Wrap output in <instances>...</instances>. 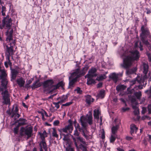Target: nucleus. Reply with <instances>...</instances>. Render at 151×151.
Wrapping results in <instances>:
<instances>
[{
  "mask_svg": "<svg viewBox=\"0 0 151 151\" xmlns=\"http://www.w3.org/2000/svg\"><path fill=\"white\" fill-rule=\"evenodd\" d=\"M139 52L136 50H127L122 54L123 66L125 68L130 67L134 61H137L140 57Z\"/></svg>",
  "mask_w": 151,
  "mask_h": 151,
  "instance_id": "nucleus-1",
  "label": "nucleus"
},
{
  "mask_svg": "<svg viewBox=\"0 0 151 151\" xmlns=\"http://www.w3.org/2000/svg\"><path fill=\"white\" fill-rule=\"evenodd\" d=\"M88 68V66L86 65L83 68L82 70H80L79 68L75 70L71 74V76L69 77V86H73L74 83L77 81V78L81 76L84 75L87 72Z\"/></svg>",
  "mask_w": 151,
  "mask_h": 151,
  "instance_id": "nucleus-2",
  "label": "nucleus"
},
{
  "mask_svg": "<svg viewBox=\"0 0 151 151\" xmlns=\"http://www.w3.org/2000/svg\"><path fill=\"white\" fill-rule=\"evenodd\" d=\"M53 83L52 80H47L44 82L43 87L45 88H47L48 90L51 91L58 88L60 86L63 87L64 85L63 82L62 81L59 82L55 85H53Z\"/></svg>",
  "mask_w": 151,
  "mask_h": 151,
  "instance_id": "nucleus-3",
  "label": "nucleus"
},
{
  "mask_svg": "<svg viewBox=\"0 0 151 151\" xmlns=\"http://www.w3.org/2000/svg\"><path fill=\"white\" fill-rule=\"evenodd\" d=\"M92 118L91 114L86 117L82 116L80 121L82 127L84 128H85L87 126L88 123L89 124L91 125L93 123Z\"/></svg>",
  "mask_w": 151,
  "mask_h": 151,
  "instance_id": "nucleus-4",
  "label": "nucleus"
},
{
  "mask_svg": "<svg viewBox=\"0 0 151 151\" xmlns=\"http://www.w3.org/2000/svg\"><path fill=\"white\" fill-rule=\"evenodd\" d=\"M3 29H10L12 25V19L9 16L7 15L6 17H4L2 20Z\"/></svg>",
  "mask_w": 151,
  "mask_h": 151,
  "instance_id": "nucleus-5",
  "label": "nucleus"
},
{
  "mask_svg": "<svg viewBox=\"0 0 151 151\" xmlns=\"http://www.w3.org/2000/svg\"><path fill=\"white\" fill-rule=\"evenodd\" d=\"M141 30L142 32L140 34L141 40L143 42L146 41L145 40L150 36L149 30L147 28H145L144 26L141 27Z\"/></svg>",
  "mask_w": 151,
  "mask_h": 151,
  "instance_id": "nucleus-6",
  "label": "nucleus"
},
{
  "mask_svg": "<svg viewBox=\"0 0 151 151\" xmlns=\"http://www.w3.org/2000/svg\"><path fill=\"white\" fill-rule=\"evenodd\" d=\"M1 91L2 96L4 99V102L6 104H10V99L9 94L8 91L6 89H0Z\"/></svg>",
  "mask_w": 151,
  "mask_h": 151,
  "instance_id": "nucleus-7",
  "label": "nucleus"
},
{
  "mask_svg": "<svg viewBox=\"0 0 151 151\" xmlns=\"http://www.w3.org/2000/svg\"><path fill=\"white\" fill-rule=\"evenodd\" d=\"M32 131V128L31 127H28L26 129L22 127L20 130V134L22 136L26 135L27 136V138H28L31 137Z\"/></svg>",
  "mask_w": 151,
  "mask_h": 151,
  "instance_id": "nucleus-8",
  "label": "nucleus"
},
{
  "mask_svg": "<svg viewBox=\"0 0 151 151\" xmlns=\"http://www.w3.org/2000/svg\"><path fill=\"white\" fill-rule=\"evenodd\" d=\"M18 109L17 106L15 107L14 106L11 111L9 110L7 111V113L9 115H11V117L13 118L14 117L15 119L18 118L20 116V115L18 113Z\"/></svg>",
  "mask_w": 151,
  "mask_h": 151,
  "instance_id": "nucleus-9",
  "label": "nucleus"
},
{
  "mask_svg": "<svg viewBox=\"0 0 151 151\" xmlns=\"http://www.w3.org/2000/svg\"><path fill=\"white\" fill-rule=\"evenodd\" d=\"M73 129V127L71 123L68 125H66L64 128L59 129L58 130L60 133H71Z\"/></svg>",
  "mask_w": 151,
  "mask_h": 151,
  "instance_id": "nucleus-10",
  "label": "nucleus"
},
{
  "mask_svg": "<svg viewBox=\"0 0 151 151\" xmlns=\"http://www.w3.org/2000/svg\"><path fill=\"white\" fill-rule=\"evenodd\" d=\"M72 138L73 139V142H74L75 145H76V147H78V144L77 143V141H79L81 143H82V144H83L84 145H87L86 144L85 140L82 137H81L80 136L77 137L76 138H75L73 137V135H71Z\"/></svg>",
  "mask_w": 151,
  "mask_h": 151,
  "instance_id": "nucleus-11",
  "label": "nucleus"
},
{
  "mask_svg": "<svg viewBox=\"0 0 151 151\" xmlns=\"http://www.w3.org/2000/svg\"><path fill=\"white\" fill-rule=\"evenodd\" d=\"M6 50L7 52L6 53V55L7 57L8 60V63L9 64L10 63V62L9 60V57L10 56L12 55H13L14 54V52L13 50L12 46H10L9 47L8 46H6Z\"/></svg>",
  "mask_w": 151,
  "mask_h": 151,
  "instance_id": "nucleus-12",
  "label": "nucleus"
},
{
  "mask_svg": "<svg viewBox=\"0 0 151 151\" xmlns=\"http://www.w3.org/2000/svg\"><path fill=\"white\" fill-rule=\"evenodd\" d=\"M122 73H118L116 74L115 73H111L109 75V77L110 79H111L115 83H116L118 79L119 76H122Z\"/></svg>",
  "mask_w": 151,
  "mask_h": 151,
  "instance_id": "nucleus-13",
  "label": "nucleus"
},
{
  "mask_svg": "<svg viewBox=\"0 0 151 151\" xmlns=\"http://www.w3.org/2000/svg\"><path fill=\"white\" fill-rule=\"evenodd\" d=\"M96 69L95 68H92L91 69L89 70L88 73L86 75V76L96 77L97 75V74L96 73Z\"/></svg>",
  "mask_w": 151,
  "mask_h": 151,
  "instance_id": "nucleus-14",
  "label": "nucleus"
},
{
  "mask_svg": "<svg viewBox=\"0 0 151 151\" xmlns=\"http://www.w3.org/2000/svg\"><path fill=\"white\" fill-rule=\"evenodd\" d=\"M60 138L61 139L62 136H63V140L66 143H68L69 140V133H66V134L64 133H60Z\"/></svg>",
  "mask_w": 151,
  "mask_h": 151,
  "instance_id": "nucleus-15",
  "label": "nucleus"
},
{
  "mask_svg": "<svg viewBox=\"0 0 151 151\" xmlns=\"http://www.w3.org/2000/svg\"><path fill=\"white\" fill-rule=\"evenodd\" d=\"M17 81L19 87H24L25 81L22 78L17 79Z\"/></svg>",
  "mask_w": 151,
  "mask_h": 151,
  "instance_id": "nucleus-16",
  "label": "nucleus"
},
{
  "mask_svg": "<svg viewBox=\"0 0 151 151\" xmlns=\"http://www.w3.org/2000/svg\"><path fill=\"white\" fill-rule=\"evenodd\" d=\"M1 79L2 80L1 81V85L0 87V89L6 88V86L8 83L7 78Z\"/></svg>",
  "mask_w": 151,
  "mask_h": 151,
  "instance_id": "nucleus-17",
  "label": "nucleus"
},
{
  "mask_svg": "<svg viewBox=\"0 0 151 151\" xmlns=\"http://www.w3.org/2000/svg\"><path fill=\"white\" fill-rule=\"evenodd\" d=\"M142 81V77L140 76H137L134 80L130 82V86H131L135 84L136 81H137L138 83H140Z\"/></svg>",
  "mask_w": 151,
  "mask_h": 151,
  "instance_id": "nucleus-18",
  "label": "nucleus"
},
{
  "mask_svg": "<svg viewBox=\"0 0 151 151\" xmlns=\"http://www.w3.org/2000/svg\"><path fill=\"white\" fill-rule=\"evenodd\" d=\"M11 80H15L18 73V71L14 69L11 70Z\"/></svg>",
  "mask_w": 151,
  "mask_h": 151,
  "instance_id": "nucleus-19",
  "label": "nucleus"
},
{
  "mask_svg": "<svg viewBox=\"0 0 151 151\" xmlns=\"http://www.w3.org/2000/svg\"><path fill=\"white\" fill-rule=\"evenodd\" d=\"M85 97L86 98V102L88 104H90L91 102H93L94 100V99L92 98L90 95H87Z\"/></svg>",
  "mask_w": 151,
  "mask_h": 151,
  "instance_id": "nucleus-20",
  "label": "nucleus"
},
{
  "mask_svg": "<svg viewBox=\"0 0 151 151\" xmlns=\"http://www.w3.org/2000/svg\"><path fill=\"white\" fill-rule=\"evenodd\" d=\"M6 41L8 42V44L10 45V46H12L13 47L15 45V40L12 39V37L6 38Z\"/></svg>",
  "mask_w": 151,
  "mask_h": 151,
  "instance_id": "nucleus-21",
  "label": "nucleus"
},
{
  "mask_svg": "<svg viewBox=\"0 0 151 151\" xmlns=\"http://www.w3.org/2000/svg\"><path fill=\"white\" fill-rule=\"evenodd\" d=\"M39 145L40 147V149L43 148L45 151H47V147L45 141H42L40 142Z\"/></svg>",
  "mask_w": 151,
  "mask_h": 151,
  "instance_id": "nucleus-22",
  "label": "nucleus"
},
{
  "mask_svg": "<svg viewBox=\"0 0 151 151\" xmlns=\"http://www.w3.org/2000/svg\"><path fill=\"white\" fill-rule=\"evenodd\" d=\"M39 134L40 136V138L41 139L42 141H45V138L47 137V134L46 131H44L42 133L39 132Z\"/></svg>",
  "mask_w": 151,
  "mask_h": 151,
  "instance_id": "nucleus-23",
  "label": "nucleus"
},
{
  "mask_svg": "<svg viewBox=\"0 0 151 151\" xmlns=\"http://www.w3.org/2000/svg\"><path fill=\"white\" fill-rule=\"evenodd\" d=\"M130 128L131 129L130 133L132 135V134L134 132H135L136 133L137 132L138 128L134 124H131L130 125Z\"/></svg>",
  "mask_w": 151,
  "mask_h": 151,
  "instance_id": "nucleus-24",
  "label": "nucleus"
},
{
  "mask_svg": "<svg viewBox=\"0 0 151 151\" xmlns=\"http://www.w3.org/2000/svg\"><path fill=\"white\" fill-rule=\"evenodd\" d=\"M88 78L87 79V83L88 85H90L92 84H95V80L94 79H93L92 78L93 77H91L88 76L86 77Z\"/></svg>",
  "mask_w": 151,
  "mask_h": 151,
  "instance_id": "nucleus-25",
  "label": "nucleus"
},
{
  "mask_svg": "<svg viewBox=\"0 0 151 151\" xmlns=\"http://www.w3.org/2000/svg\"><path fill=\"white\" fill-rule=\"evenodd\" d=\"M137 69L136 68H134L132 69H127L126 70V73L127 75H129L134 73L137 70Z\"/></svg>",
  "mask_w": 151,
  "mask_h": 151,
  "instance_id": "nucleus-26",
  "label": "nucleus"
},
{
  "mask_svg": "<svg viewBox=\"0 0 151 151\" xmlns=\"http://www.w3.org/2000/svg\"><path fill=\"white\" fill-rule=\"evenodd\" d=\"M41 86V84L39 82V81H37L33 83L31 86V88L32 89H34L40 87Z\"/></svg>",
  "mask_w": 151,
  "mask_h": 151,
  "instance_id": "nucleus-27",
  "label": "nucleus"
},
{
  "mask_svg": "<svg viewBox=\"0 0 151 151\" xmlns=\"http://www.w3.org/2000/svg\"><path fill=\"white\" fill-rule=\"evenodd\" d=\"M143 73L145 74V76L148 71V66L147 64L143 63Z\"/></svg>",
  "mask_w": 151,
  "mask_h": 151,
  "instance_id": "nucleus-28",
  "label": "nucleus"
},
{
  "mask_svg": "<svg viewBox=\"0 0 151 151\" xmlns=\"http://www.w3.org/2000/svg\"><path fill=\"white\" fill-rule=\"evenodd\" d=\"M106 78V76L105 74H102L98 76L96 79V80L98 81H102Z\"/></svg>",
  "mask_w": 151,
  "mask_h": 151,
  "instance_id": "nucleus-29",
  "label": "nucleus"
},
{
  "mask_svg": "<svg viewBox=\"0 0 151 151\" xmlns=\"http://www.w3.org/2000/svg\"><path fill=\"white\" fill-rule=\"evenodd\" d=\"M18 121L19 123L18 125L19 126L24 125L26 122V120L25 119L22 118H20Z\"/></svg>",
  "mask_w": 151,
  "mask_h": 151,
  "instance_id": "nucleus-30",
  "label": "nucleus"
},
{
  "mask_svg": "<svg viewBox=\"0 0 151 151\" xmlns=\"http://www.w3.org/2000/svg\"><path fill=\"white\" fill-rule=\"evenodd\" d=\"M94 116L95 118L99 119L100 112L99 110L95 109L94 111Z\"/></svg>",
  "mask_w": 151,
  "mask_h": 151,
  "instance_id": "nucleus-31",
  "label": "nucleus"
},
{
  "mask_svg": "<svg viewBox=\"0 0 151 151\" xmlns=\"http://www.w3.org/2000/svg\"><path fill=\"white\" fill-rule=\"evenodd\" d=\"M138 41L135 42L134 44V47L136 48L139 47L140 48V50L142 51L143 50V49L142 48V45L141 42H139V45H138Z\"/></svg>",
  "mask_w": 151,
  "mask_h": 151,
  "instance_id": "nucleus-32",
  "label": "nucleus"
},
{
  "mask_svg": "<svg viewBox=\"0 0 151 151\" xmlns=\"http://www.w3.org/2000/svg\"><path fill=\"white\" fill-rule=\"evenodd\" d=\"M119 128V126L118 125H116L115 126H113L111 128L112 134H116L117 129Z\"/></svg>",
  "mask_w": 151,
  "mask_h": 151,
  "instance_id": "nucleus-33",
  "label": "nucleus"
},
{
  "mask_svg": "<svg viewBox=\"0 0 151 151\" xmlns=\"http://www.w3.org/2000/svg\"><path fill=\"white\" fill-rule=\"evenodd\" d=\"M9 29H7V30L6 32V35H7V38H11L12 37V34L13 33V29H11L9 31Z\"/></svg>",
  "mask_w": 151,
  "mask_h": 151,
  "instance_id": "nucleus-34",
  "label": "nucleus"
},
{
  "mask_svg": "<svg viewBox=\"0 0 151 151\" xmlns=\"http://www.w3.org/2000/svg\"><path fill=\"white\" fill-rule=\"evenodd\" d=\"M105 91L104 90H101L98 95L99 98H103L104 96Z\"/></svg>",
  "mask_w": 151,
  "mask_h": 151,
  "instance_id": "nucleus-35",
  "label": "nucleus"
},
{
  "mask_svg": "<svg viewBox=\"0 0 151 151\" xmlns=\"http://www.w3.org/2000/svg\"><path fill=\"white\" fill-rule=\"evenodd\" d=\"M68 95H63L61 97V98H59L58 99H60L61 100L60 101V102L61 103L64 102L65 101L68 99Z\"/></svg>",
  "mask_w": 151,
  "mask_h": 151,
  "instance_id": "nucleus-36",
  "label": "nucleus"
},
{
  "mask_svg": "<svg viewBox=\"0 0 151 151\" xmlns=\"http://www.w3.org/2000/svg\"><path fill=\"white\" fill-rule=\"evenodd\" d=\"M125 88L126 87L124 85H121L117 86L116 87V90L118 91H120L124 90Z\"/></svg>",
  "mask_w": 151,
  "mask_h": 151,
  "instance_id": "nucleus-37",
  "label": "nucleus"
},
{
  "mask_svg": "<svg viewBox=\"0 0 151 151\" xmlns=\"http://www.w3.org/2000/svg\"><path fill=\"white\" fill-rule=\"evenodd\" d=\"M1 72V74L0 75L1 79H6L7 76V74L6 73L5 71L4 70H3Z\"/></svg>",
  "mask_w": 151,
  "mask_h": 151,
  "instance_id": "nucleus-38",
  "label": "nucleus"
},
{
  "mask_svg": "<svg viewBox=\"0 0 151 151\" xmlns=\"http://www.w3.org/2000/svg\"><path fill=\"white\" fill-rule=\"evenodd\" d=\"M117 137L116 134H112L110 138V142L111 143H113L115 140L116 138Z\"/></svg>",
  "mask_w": 151,
  "mask_h": 151,
  "instance_id": "nucleus-39",
  "label": "nucleus"
},
{
  "mask_svg": "<svg viewBox=\"0 0 151 151\" xmlns=\"http://www.w3.org/2000/svg\"><path fill=\"white\" fill-rule=\"evenodd\" d=\"M87 145L81 144L79 145V147L83 151H87V147L86 146Z\"/></svg>",
  "mask_w": 151,
  "mask_h": 151,
  "instance_id": "nucleus-40",
  "label": "nucleus"
},
{
  "mask_svg": "<svg viewBox=\"0 0 151 151\" xmlns=\"http://www.w3.org/2000/svg\"><path fill=\"white\" fill-rule=\"evenodd\" d=\"M75 91H76L77 93L79 94H82L83 91L81 90L80 88L79 87H77L74 90Z\"/></svg>",
  "mask_w": 151,
  "mask_h": 151,
  "instance_id": "nucleus-41",
  "label": "nucleus"
},
{
  "mask_svg": "<svg viewBox=\"0 0 151 151\" xmlns=\"http://www.w3.org/2000/svg\"><path fill=\"white\" fill-rule=\"evenodd\" d=\"M134 94L137 98L138 99H139L142 96L141 92L140 91L138 92H136Z\"/></svg>",
  "mask_w": 151,
  "mask_h": 151,
  "instance_id": "nucleus-42",
  "label": "nucleus"
},
{
  "mask_svg": "<svg viewBox=\"0 0 151 151\" xmlns=\"http://www.w3.org/2000/svg\"><path fill=\"white\" fill-rule=\"evenodd\" d=\"M52 135L53 137H55L57 138L58 137V135L57 134L55 130V129H53V132L52 133Z\"/></svg>",
  "mask_w": 151,
  "mask_h": 151,
  "instance_id": "nucleus-43",
  "label": "nucleus"
},
{
  "mask_svg": "<svg viewBox=\"0 0 151 151\" xmlns=\"http://www.w3.org/2000/svg\"><path fill=\"white\" fill-rule=\"evenodd\" d=\"M145 45L147 46V47H148V49L149 50L151 51V46L149 42H148L147 41H145L144 42H143Z\"/></svg>",
  "mask_w": 151,
  "mask_h": 151,
  "instance_id": "nucleus-44",
  "label": "nucleus"
},
{
  "mask_svg": "<svg viewBox=\"0 0 151 151\" xmlns=\"http://www.w3.org/2000/svg\"><path fill=\"white\" fill-rule=\"evenodd\" d=\"M1 9L2 15L3 16H4L5 15V12L6 11V8L5 6H2Z\"/></svg>",
  "mask_w": 151,
  "mask_h": 151,
  "instance_id": "nucleus-45",
  "label": "nucleus"
},
{
  "mask_svg": "<svg viewBox=\"0 0 151 151\" xmlns=\"http://www.w3.org/2000/svg\"><path fill=\"white\" fill-rule=\"evenodd\" d=\"M19 126L17 125L16 127L14 128V132L15 134H17L18 132Z\"/></svg>",
  "mask_w": 151,
  "mask_h": 151,
  "instance_id": "nucleus-46",
  "label": "nucleus"
},
{
  "mask_svg": "<svg viewBox=\"0 0 151 151\" xmlns=\"http://www.w3.org/2000/svg\"><path fill=\"white\" fill-rule=\"evenodd\" d=\"M61 103L60 101H58V102H54L53 104L55 105V106L57 108V109H58L60 107L59 104Z\"/></svg>",
  "mask_w": 151,
  "mask_h": 151,
  "instance_id": "nucleus-47",
  "label": "nucleus"
},
{
  "mask_svg": "<svg viewBox=\"0 0 151 151\" xmlns=\"http://www.w3.org/2000/svg\"><path fill=\"white\" fill-rule=\"evenodd\" d=\"M82 134L83 136L86 139H87L88 138V136L87 134H86L85 132L83 130L82 132Z\"/></svg>",
  "mask_w": 151,
  "mask_h": 151,
  "instance_id": "nucleus-48",
  "label": "nucleus"
},
{
  "mask_svg": "<svg viewBox=\"0 0 151 151\" xmlns=\"http://www.w3.org/2000/svg\"><path fill=\"white\" fill-rule=\"evenodd\" d=\"M80 134V133L78 132L77 129H75L74 131V135L77 136V137H79Z\"/></svg>",
  "mask_w": 151,
  "mask_h": 151,
  "instance_id": "nucleus-49",
  "label": "nucleus"
},
{
  "mask_svg": "<svg viewBox=\"0 0 151 151\" xmlns=\"http://www.w3.org/2000/svg\"><path fill=\"white\" fill-rule=\"evenodd\" d=\"M72 104V102H67L65 104H63L62 105V106H70L71 104Z\"/></svg>",
  "mask_w": 151,
  "mask_h": 151,
  "instance_id": "nucleus-50",
  "label": "nucleus"
},
{
  "mask_svg": "<svg viewBox=\"0 0 151 151\" xmlns=\"http://www.w3.org/2000/svg\"><path fill=\"white\" fill-rule=\"evenodd\" d=\"M60 122L59 120H57L54 121L53 122V125L54 126H57L59 124Z\"/></svg>",
  "mask_w": 151,
  "mask_h": 151,
  "instance_id": "nucleus-51",
  "label": "nucleus"
},
{
  "mask_svg": "<svg viewBox=\"0 0 151 151\" xmlns=\"http://www.w3.org/2000/svg\"><path fill=\"white\" fill-rule=\"evenodd\" d=\"M148 113L149 114L151 113V104L148 105Z\"/></svg>",
  "mask_w": 151,
  "mask_h": 151,
  "instance_id": "nucleus-52",
  "label": "nucleus"
},
{
  "mask_svg": "<svg viewBox=\"0 0 151 151\" xmlns=\"http://www.w3.org/2000/svg\"><path fill=\"white\" fill-rule=\"evenodd\" d=\"M75 127L76 129L78 130V129L80 127V126L78 124H75Z\"/></svg>",
  "mask_w": 151,
  "mask_h": 151,
  "instance_id": "nucleus-53",
  "label": "nucleus"
},
{
  "mask_svg": "<svg viewBox=\"0 0 151 151\" xmlns=\"http://www.w3.org/2000/svg\"><path fill=\"white\" fill-rule=\"evenodd\" d=\"M148 141L150 144H151V135L148 134Z\"/></svg>",
  "mask_w": 151,
  "mask_h": 151,
  "instance_id": "nucleus-54",
  "label": "nucleus"
},
{
  "mask_svg": "<svg viewBox=\"0 0 151 151\" xmlns=\"http://www.w3.org/2000/svg\"><path fill=\"white\" fill-rule=\"evenodd\" d=\"M102 83L101 82H100L97 85V87L98 88H100L102 86Z\"/></svg>",
  "mask_w": 151,
  "mask_h": 151,
  "instance_id": "nucleus-55",
  "label": "nucleus"
},
{
  "mask_svg": "<svg viewBox=\"0 0 151 151\" xmlns=\"http://www.w3.org/2000/svg\"><path fill=\"white\" fill-rule=\"evenodd\" d=\"M132 107L133 109L134 110H136L138 109L137 106L135 105H132Z\"/></svg>",
  "mask_w": 151,
  "mask_h": 151,
  "instance_id": "nucleus-56",
  "label": "nucleus"
},
{
  "mask_svg": "<svg viewBox=\"0 0 151 151\" xmlns=\"http://www.w3.org/2000/svg\"><path fill=\"white\" fill-rule=\"evenodd\" d=\"M66 151H74L73 149L72 148H66Z\"/></svg>",
  "mask_w": 151,
  "mask_h": 151,
  "instance_id": "nucleus-57",
  "label": "nucleus"
},
{
  "mask_svg": "<svg viewBox=\"0 0 151 151\" xmlns=\"http://www.w3.org/2000/svg\"><path fill=\"white\" fill-rule=\"evenodd\" d=\"M126 138L127 140H130L132 139V138L131 137L127 136L126 137Z\"/></svg>",
  "mask_w": 151,
  "mask_h": 151,
  "instance_id": "nucleus-58",
  "label": "nucleus"
},
{
  "mask_svg": "<svg viewBox=\"0 0 151 151\" xmlns=\"http://www.w3.org/2000/svg\"><path fill=\"white\" fill-rule=\"evenodd\" d=\"M134 112L135 114H137L139 113L138 109L134 110Z\"/></svg>",
  "mask_w": 151,
  "mask_h": 151,
  "instance_id": "nucleus-59",
  "label": "nucleus"
},
{
  "mask_svg": "<svg viewBox=\"0 0 151 151\" xmlns=\"http://www.w3.org/2000/svg\"><path fill=\"white\" fill-rule=\"evenodd\" d=\"M131 102L132 103H134L135 104H136V100L135 99H132L131 100Z\"/></svg>",
  "mask_w": 151,
  "mask_h": 151,
  "instance_id": "nucleus-60",
  "label": "nucleus"
},
{
  "mask_svg": "<svg viewBox=\"0 0 151 151\" xmlns=\"http://www.w3.org/2000/svg\"><path fill=\"white\" fill-rule=\"evenodd\" d=\"M129 109V108H122V110L123 112H125L127 110Z\"/></svg>",
  "mask_w": 151,
  "mask_h": 151,
  "instance_id": "nucleus-61",
  "label": "nucleus"
},
{
  "mask_svg": "<svg viewBox=\"0 0 151 151\" xmlns=\"http://www.w3.org/2000/svg\"><path fill=\"white\" fill-rule=\"evenodd\" d=\"M117 150L118 151H124V150L119 147L117 148Z\"/></svg>",
  "mask_w": 151,
  "mask_h": 151,
  "instance_id": "nucleus-62",
  "label": "nucleus"
},
{
  "mask_svg": "<svg viewBox=\"0 0 151 151\" xmlns=\"http://www.w3.org/2000/svg\"><path fill=\"white\" fill-rule=\"evenodd\" d=\"M143 86H140V85H139L138 86H137V88H138L139 89H142L143 88Z\"/></svg>",
  "mask_w": 151,
  "mask_h": 151,
  "instance_id": "nucleus-63",
  "label": "nucleus"
},
{
  "mask_svg": "<svg viewBox=\"0 0 151 151\" xmlns=\"http://www.w3.org/2000/svg\"><path fill=\"white\" fill-rule=\"evenodd\" d=\"M101 138L103 139H104L105 138L104 133V132L102 133L101 135Z\"/></svg>",
  "mask_w": 151,
  "mask_h": 151,
  "instance_id": "nucleus-64",
  "label": "nucleus"
}]
</instances>
